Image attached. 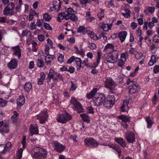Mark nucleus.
Segmentation results:
<instances>
[{"label":"nucleus","mask_w":159,"mask_h":159,"mask_svg":"<svg viewBox=\"0 0 159 159\" xmlns=\"http://www.w3.org/2000/svg\"><path fill=\"white\" fill-rule=\"evenodd\" d=\"M125 11L126 12L125 13H122L121 15L124 16L126 18H128L130 17V11L128 10H125Z\"/></svg>","instance_id":"43"},{"label":"nucleus","mask_w":159,"mask_h":159,"mask_svg":"<svg viewBox=\"0 0 159 159\" xmlns=\"http://www.w3.org/2000/svg\"><path fill=\"white\" fill-rule=\"evenodd\" d=\"M76 51H75V53L76 54H79L82 57H84V51L82 50H79L77 48H75Z\"/></svg>","instance_id":"41"},{"label":"nucleus","mask_w":159,"mask_h":159,"mask_svg":"<svg viewBox=\"0 0 159 159\" xmlns=\"http://www.w3.org/2000/svg\"><path fill=\"white\" fill-rule=\"evenodd\" d=\"M99 97L98 98H93V103L95 106H98L99 105Z\"/></svg>","instance_id":"50"},{"label":"nucleus","mask_w":159,"mask_h":159,"mask_svg":"<svg viewBox=\"0 0 159 159\" xmlns=\"http://www.w3.org/2000/svg\"><path fill=\"white\" fill-rule=\"evenodd\" d=\"M153 71L155 73H157L159 71V66H158L156 65L154 67Z\"/></svg>","instance_id":"64"},{"label":"nucleus","mask_w":159,"mask_h":159,"mask_svg":"<svg viewBox=\"0 0 159 159\" xmlns=\"http://www.w3.org/2000/svg\"><path fill=\"white\" fill-rule=\"evenodd\" d=\"M43 18L46 21H49L51 19V16L48 14H45L43 16Z\"/></svg>","instance_id":"52"},{"label":"nucleus","mask_w":159,"mask_h":159,"mask_svg":"<svg viewBox=\"0 0 159 159\" xmlns=\"http://www.w3.org/2000/svg\"><path fill=\"white\" fill-rule=\"evenodd\" d=\"M55 58L53 55H47L45 57V60L47 64H50Z\"/></svg>","instance_id":"17"},{"label":"nucleus","mask_w":159,"mask_h":159,"mask_svg":"<svg viewBox=\"0 0 159 159\" xmlns=\"http://www.w3.org/2000/svg\"><path fill=\"white\" fill-rule=\"evenodd\" d=\"M25 98L23 96L20 95L17 99V104L18 105L21 106L25 103Z\"/></svg>","instance_id":"21"},{"label":"nucleus","mask_w":159,"mask_h":159,"mask_svg":"<svg viewBox=\"0 0 159 159\" xmlns=\"http://www.w3.org/2000/svg\"><path fill=\"white\" fill-rule=\"evenodd\" d=\"M114 140L116 142L123 147H124L126 146V143L123 138H115Z\"/></svg>","instance_id":"19"},{"label":"nucleus","mask_w":159,"mask_h":159,"mask_svg":"<svg viewBox=\"0 0 159 159\" xmlns=\"http://www.w3.org/2000/svg\"><path fill=\"white\" fill-rule=\"evenodd\" d=\"M23 150L21 148H20L18 149L16 153L17 158V159H21L22 158V153Z\"/></svg>","instance_id":"38"},{"label":"nucleus","mask_w":159,"mask_h":159,"mask_svg":"<svg viewBox=\"0 0 159 159\" xmlns=\"http://www.w3.org/2000/svg\"><path fill=\"white\" fill-rule=\"evenodd\" d=\"M71 103L73 105L72 107L73 109L78 113H80L83 111L80 104L74 98H71L70 101Z\"/></svg>","instance_id":"4"},{"label":"nucleus","mask_w":159,"mask_h":159,"mask_svg":"<svg viewBox=\"0 0 159 159\" xmlns=\"http://www.w3.org/2000/svg\"><path fill=\"white\" fill-rule=\"evenodd\" d=\"M32 157L37 159H43L47 157L46 150L40 147H34L31 152Z\"/></svg>","instance_id":"1"},{"label":"nucleus","mask_w":159,"mask_h":159,"mask_svg":"<svg viewBox=\"0 0 159 159\" xmlns=\"http://www.w3.org/2000/svg\"><path fill=\"white\" fill-rule=\"evenodd\" d=\"M44 26V28L47 30H51L52 29V27L47 23H45Z\"/></svg>","instance_id":"60"},{"label":"nucleus","mask_w":159,"mask_h":159,"mask_svg":"<svg viewBox=\"0 0 159 159\" xmlns=\"http://www.w3.org/2000/svg\"><path fill=\"white\" fill-rule=\"evenodd\" d=\"M114 45L111 43H108L105 47V48L108 51L109 49H113L114 48Z\"/></svg>","instance_id":"44"},{"label":"nucleus","mask_w":159,"mask_h":159,"mask_svg":"<svg viewBox=\"0 0 159 159\" xmlns=\"http://www.w3.org/2000/svg\"><path fill=\"white\" fill-rule=\"evenodd\" d=\"M32 34L31 31L28 30H23L22 32L21 36L22 37H26L27 38Z\"/></svg>","instance_id":"29"},{"label":"nucleus","mask_w":159,"mask_h":159,"mask_svg":"<svg viewBox=\"0 0 159 159\" xmlns=\"http://www.w3.org/2000/svg\"><path fill=\"white\" fill-rule=\"evenodd\" d=\"M18 62L15 59H12L8 64V67L10 69H15L17 66Z\"/></svg>","instance_id":"13"},{"label":"nucleus","mask_w":159,"mask_h":159,"mask_svg":"<svg viewBox=\"0 0 159 159\" xmlns=\"http://www.w3.org/2000/svg\"><path fill=\"white\" fill-rule=\"evenodd\" d=\"M64 60V56L62 54H60L58 58V61L60 63L62 62Z\"/></svg>","instance_id":"47"},{"label":"nucleus","mask_w":159,"mask_h":159,"mask_svg":"<svg viewBox=\"0 0 159 159\" xmlns=\"http://www.w3.org/2000/svg\"><path fill=\"white\" fill-rule=\"evenodd\" d=\"M66 20V15L64 13H59L57 16V20L58 22H61V20L64 19Z\"/></svg>","instance_id":"25"},{"label":"nucleus","mask_w":159,"mask_h":159,"mask_svg":"<svg viewBox=\"0 0 159 159\" xmlns=\"http://www.w3.org/2000/svg\"><path fill=\"white\" fill-rule=\"evenodd\" d=\"M97 54L98 55V57L97 59V62H94L92 65V66L93 67H96L99 62V51L98 52Z\"/></svg>","instance_id":"40"},{"label":"nucleus","mask_w":159,"mask_h":159,"mask_svg":"<svg viewBox=\"0 0 159 159\" xmlns=\"http://www.w3.org/2000/svg\"><path fill=\"white\" fill-rule=\"evenodd\" d=\"M98 91V89L97 88L93 89L90 92L87 93V98L89 99L99 98V93L97 92Z\"/></svg>","instance_id":"9"},{"label":"nucleus","mask_w":159,"mask_h":159,"mask_svg":"<svg viewBox=\"0 0 159 159\" xmlns=\"http://www.w3.org/2000/svg\"><path fill=\"white\" fill-rule=\"evenodd\" d=\"M106 88H108L109 89V92L111 93H115V91L114 88L111 86H108L107 85L106 86Z\"/></svg>","instance_id":"51"},{"label":"nucleus","mask_w":159,"mask_h":159,"mask_svg":"<svg viewBox=\"0 0 159 159\" xmlns=\"http://www.w3.org/2000/svg\"><path fill=\"white\" fill-rule=\"evenodd\" d=\"M11 143L10 142L7 143L5 146L4 147V149L6 150H9L11 146Z\"/></svg>","instance_id":"56"},{"label":"nucleus","mask_w":159,"mask_h":159,"mask_svg":"<svg viewBox=\"0 0 159 159\" xmlns=\"http://www.w3.org/2000/svg\"><path fill=\"white\" fill-rule=\"evenodd\" d=\"M107 145L110 148H112L113 149L115 150L119 154H120L121 153V151L120 148L116 146L113 144L111 143L108 144Z\"/></svg>","instance_id":"24"},{"label":"nucleus","mask_w":159,"mask_h":159,"mask_svg":"<svg viewBox=\"0 0 159 159\" xmlns=\"http://www.w3.org/2000/svg\"><path fill=\"white\" fill-rule=\"evenodd\" d=\"M111 55V56L116 62L118 57V51L116 50H113L111 52H109Z\"/></svg>","instance_id":"26"},{"label":"nucleus","mask_w":159,"mask_h":159,"mask_svg":"<svg viewBox=\"0 0 159 159\" xmlns=\"http://www.w3.org/2000/svg\"><path fill=\"white\" fill-rule=\"evenodd\" d=\"M53 146L54 149L58 152H61L63 151L65 148V146L56 141L52 142Z\"/></svg>","instance_id":"10"},{"label":"nucleus","mask_w":159,"mask_h":159,"mask_svg":"<svg viewBox=\"0 0 159 159\" xmlns=\"http://www.w3.org/2000/svg\"><path fill=\"white\" fill-rule=\"evenodd\" d=\"M38 39L40 42H43L44 40V37L42 35H38Z\"/></svg>","instance_id":"61"},{"label":"nucleus","mask_w":159,"mask_h":159,"mask_svg":"<svg viewBox=\"0 0 159 159\" xmlns=\"http://www.w3.org/2000/svg\"><path fill=\"white\" fill-rule=\"evenodd\" d=\"M48 117L47 111L44 110L37 116V118L39 120L40 123L43 124L47 120Z\"/></svg>","instance_id":"7"},{"label":"nucleus","mask_w":159,"mask_h":159,"mask_svg":"<svg viewBox=\"0 0 159 159\" xmlns=\"http://www.w3.org/2000/svg\"><path fill=\"white\" fill-rule=\"evenodd\" d=\"M14 8V5L13 3H9L7 7L4 8L3 14L5 16L13 15L14 13V12L13 11Z\"/></svg>","instance_id":"5"},{"label":"nucleus","mask_w":159,"mask_h":159,"mask_svg":"<svg viewBox=\"0 0 159 159\" xmlns=\"http://www.w3.org/2000/svg\"><path fill=\"white\" fill-rule=\"evenodd\" d=\"M142 56V54L141 53L137 52V53L135 55V57L137 59H140Z\"/></svg>","instance_id":"59"},{"label":"nucleus","mask_w":159,"mask_h":159,"mask_svg":"<svg viewBox=\"0 0 159 159\" xmlns=\"http://www.w3.org/2000/svg\"><path fill=\"white\" fill-rule=\"evenodd\" d=\"M85 145L89 147H95L98 146V143L96 140L93 138H88L84 140Z\"/></svg>","instance_id":"8"},{"label":"nucleus","mask_w":159,"mask_h":159,"mask_svg":"<svg viewBox=\"0 0 159 159\" xmlns=\"http://www.w3.org/2000/svg\"><path fill=\"white\" fill-rule=\"evenodd\" d=\"M146 120L147 123V127L150 128L152 125V122L149 117L148 116L146 118Z\"/></svg>","instance_id":"39"},{"label":"nucleus","mask_w":159,"mask_h":159,"mask_svg":"<svg viewBox=\"0 0 159 159\" xmlns=\"http://www.w3.org/2000/svg\"><path fill=\"white\" fill-rule=\"evenodd\" d=\"M127 35V32L125 31H122L118 33V36L121 42H123Z\"/></svg>","instance_id":"16"},{"label":"nucleus","mask_w":159,"mask_h":159,"mask_svg":"<svg viewBox=\"0 0 159 159\" xmlns=\"http://www.w3.org/2000/svg\"><path fill=\"white\" fill-rule=\"evenodd\" d=\"M87 34L89 35L92 39H93L94 40H98V37L96 34H95L94 32H91L89 30V33H87Z\"/></svg>","instance_id":"32"},{"label":"nucleus","mask_w":159,"mask_h":159,"mask_svg":"<svg viewBox=\"0 0 159 159\" xmlns=\"http://www.w3.org/2000/svg\"><path fill=\"white\" fill-rule=\"evenodd\" d=\"M37 63L38 66L39 67H42L43 66L44 64L42 60L38 59L37 61Z\"/></svg>","instance_id":"42"},{"label":"nucleus","mask_w":159,"mask_h":159,"mask_svg":"<svg viewBox=\"0 0 159 159\" xmlns=\"http://www.w3.org/2000/svg\"><path fill=\"white\" fill-rule=\"evenodd\" d=\"M88 47L91 49H94L96 48V46L93 43H89L88 45Z\"/></svg>","instance_id":"55"},{"label":"nucleus","mask_w":159,"mask_h":159,"mask_svg":"<svg viewBox=\"0 0 159 159\" xmlns=\"http://www.w3.org/2000/svg\"><path fill=\"white\" fill-rule=\"evenodd\" d=\"M106 59L107 62L109 63H113L115 62V61L113 59V57L111 56V55L109 52L107 54L106 57Z\"/></svg>","instance_id":"27"},{"label":"nucleus","mask_w":159,"mask_h":159,"mask_svg":"<svg viewBox=\"0 0 159 159\" xmlns=\"http://www.w3.org/2000/svg\"><path fill=\"white\" fill-rule=\"evenodd\" d=\"M105 82V86L106 87L107 85L108 86H111L115 84L114 81L110 78L106 79Z\"/></svg>","instance_id":"30"},{"label":"nucleus","mask_w":159,"mask_h":159,"mask_svg":"<svg viewBox=\"0 0 159 159\" xmlns=\"http://www.w3.org/2000/svg\"><path fill=\"white\" fill-rule=\"evenodd\" d=\"M32 85L30 82H28L25 84L24 86V88L25 91L29 92L32 89Z\"/></svg>","instance_id":"34"},{"label":"nucleus","mask_w":159,"mask_h":159,"mask_svg":"<svg viewBox=\"0 0 159 159\" xmlns=\"http://www.w3.org/2000/svg\"><path fill=\"white\" fill-rule=\"evenodd\" d=\"M129 103V102L127 101H125L124 102V105L121 107V109L122 111L124 112L128 110L129 108L128 106Z\"/></svg>","instance_id":"23"},{"label":"nucleus","mask_w":159,"mask_h":159,"mask_svg":"<svg viewBox=\"0 0 159 159\" xmlns=\"http://www.w3.org/2000/svg\"><path fill=\"white\" fill-rule=\"evenodd\" d=\"M71 85L70 89L71 91H74L77 88V86L76 85L74 84L72 81H71Z\"/></svg>","instance_id":"48"},{"label":"nucleus","mask_w":159,"mask_h":159,"mask_svg":"<svg viewBox=\"0 0 159 159\" xmlns=\"http://www.w3.org/2000/svg\"><path fill=\"white\" fill-rule=\"evenodd\" d=\"M109 98H111V99H108L107 102H106L105 103L103 104L104 107L107 109H109L112 107L114 104L115 102V99L114 95H109Z\"/></svg>","instance_id":"6"},{"label":"nucleus","mask_w":159,"mask_h":159,"mask_svg":"<svg viewBox=\"0 0 159 159\" xmlns=\"http://www.w3.org/2000/svg\"><path fill=\"white\" fill-rule=\"evenodd\" d=\"M150 49L151 51H152V53H154L157 50V48L155 45L154 44H152L151 46L150 47Z\"/></svg>","instance_id":"53"},{"label":"nucleus","mask_w":159,"mask_h":159,"mask_svg":"<svg viewBox=\"0 0 159 159\" xmlns=\"http://www.w3.org/2000/svg\"><path fill=\"white\" fill-rule=\"evenodd\" d=\"M30 15L33 16L36 15L37 17L39 16V14L36 13L35 11L33 9H31L30 10Z\"/></svg>","instance_id":"49"},{"label":"nucleus","mask_w":159,"mask_h":159,"mask_svg":"<svg viewBox=\"0 0 159 159\" xmlns=\"http://www.w3.org/2000/svg\"><path fill=\"white\" fill-rule=\"evenodd\" d=\"M153 40L154 43H158L159 40V36L157 35H155L153 38Z\"/></svg>","instance_id":"57"},{"label":"nucleus","mask_w":159,"mask_h":159,"mask_svg":"<svg viewBox=\"0 0 159 159\" xmlns=\"http://www.w3.org/2000/svg\"><path fill=\"white\" fill-rule=\"evenodd\" d=\"M11 49L13 50V54L17 57L18 58H20L21 56V50L20 48L18 46L11 47Z\"/></svg>","instance_id":"12"},{"label":"nucleus","mask_w":159,"mask_h":159,"mask_svg":"<svg viewBox=\"0 0 159 159\" xmlns=\"http://www.w3.org/2000/svg\"><path fill=\"white\" fill-rule=\"evenodd\" d=\"M100 27L105 31H107L108 30V24H104L102 25Z\"/></svg>","instance_id":"46"},{"label":"nucleus","mask_w":159,"mask_h":159,"mask_svg":"<svg viewBox=\"0 0 159 159\" xmlns=\"http://www.w3.org/2000/svg\"><path fill=\"white\" fill-rule=\"evenodd\" d=\"M70 19L71 20L74 21H76L78 20L77 17L74 15V14L68 17H66V20Z\"/></svg>","instance_id":"36"},{"label":"nucleus","mask_w":159,"mask_h":159,"mask_svg":"<svg viewBox=\"0 0 159 159\" xmlns=\"http://www.w3.org/2000/svg\"><path fill=\"white\" fill-rule=\"evenodd\" d=\"M80 116L84 121L87 122V123L90 122V118L89 116L86 114H81Z\"/></svg>","instance_id":"31"},{"label":"nucleus","mask_w":159,"mask_h":159,"mask_svg":"<svg viewBox=\"0 0 159 159\" xmlns=\"http://www.w3.org/2000/svg\"><path fill=\"white\" fill-rule=\"evenodd\" d=\"M40 77L38 79V84L39 85H42L43 84V81L46 77L44 73L41 72L40 73Z\"/></svg>","instance_id":"20"},{"label":"nucleus","mask_w":159,"mask_h":159,"mask_svg":"<svg viewBox=\"0 0 159 159\" xmlns=\"http://www.w3.org/2000/svg\"><path fill=\"white\" fill-rule=\"evenodd\" d=\"M118 118L122 120L123 122H129L130 120L129 117H128L126 116H120L118 117Z\"/></svg>","instance_id":"33"},{"label":"nucleus","mask_w":159,"mask_h":159,"mask_svg":"<svg viewBox=\"0 0 159 159\" xmlns=\"http://www.w3.org/2000/svg\"><path fill=\"white\" fill-rule=\"evenodd\" d=\"M30 130L31 136H32L34 134H37L38 132V129L36 125H31Z\"/></svg>","instance_id":"15"},{"label":"nucleus","mask_w":159,"mask_h":159,"mask_svg":"<svg viewBox=\"0 0 159 159\" xmlns=\"http://www.w3.org/2000/svg\"><path fill=\"white\" fill-rule=\"evenodd\" d=\"M66 17L70 16L75 13V11L71 8H67L66 10Z\"/></svg>","instance_id":"37"},{"label":"nucleus","mask_w":159,"mask_h":159,"mask_svg":"<svg viewBox=\"0 0 159 159\" xmlns=\"http://www.w3.org/2000/svg\"><path fill=\"white\" fill-rule=\"evenodd\" d=\"M7 104V101L0 98V105L2 107H5Z\"/></svg>","instance_id":"45"},{"label":"nucleus","mask_w":159,"mask_h":159,"mask_svg":"<svg viewBox=\"0 0 159 159\" xmlns=\"http://www.w3.org/2000/svg\"><path fill=\"white\" fill-rule=\"evenodd\" d=\"M74 61H75L77 65V70H79L81 68L82 61L81 59L79 57H75Z\"/></svg>","instance_id":"22"},{"label":"nucleus","mask_w":159,"mask_h":159,"mask_svg":"<svg viewBox=\"0 0 159 159\" xmlns=\"http://www.w3.org/2000/svg\"><path fill=\"white\" fill-rule=\"evenodd\" d=\"M75 58V57L74 56H72L70 57L67 61V63L70 64L72 63L74 60Z\"/></svg>","instance_id":"62"},{"label":"nucleus","mask_w":159,"mask_h":159,"mask_svg":"<svg viewBox=\"0 0 159 159\" xmlns=\"http://www.w3.org/2000/svg\"><path fill=\"white\" fill-rule=\"evenodd\" d=\"M138 87V84H131L129 86V93L132 94L135 93L137 91V88Z\"/></svg>","instance_id":"14"},{"label":"nucleus","mask_w":159,"mask_h":159,"mask_svg":"<svg viewBox=\"0 0 159 159\" xmlns=\"http://www.w3.org/2000/svg\"><path fill=\"white\" fill-rule=\"evenodd\" d=\"M34 38V36L32 34L28 37L26 39V45L29 46L30 45L33 41V39Z\"/></svg>","instance_id":"35"},{"label":"nucleus","mask_w":159,"mask_h":159,"mask_svg":"<svg viewBox=\"0 0 159 159\" xmlns=\"http://www.w3.org/2000/svg\"><path fill=\"white\" fill-rule=\"evenodd\" d=\"M80 2L82 4H85L91 2V1L90 0H80Z\"/></svg>","instance_id":"63"},{"label":"nucleus","mask_w":159,"mask_h":159,"mask_svg":"<svg viewBox=\"0 0 159 159\" xmlns=\"http://www.w3.org/2000/svg\"><path fill=\"white\" fill-rule=\"evenodd\" d=\"M125 137L128 143H133L135 141L134 135L133 133L129 132L126 134Z\"/></svg>","instance_id":"11"},{"label":"nucleus","mask_w":159,"mask_h":159,"mask_svg":"<svg viewBox=\"0 0 159 159\" xmlns=\"http://www.w3.org/2000/svg\"><path fill=\"white\" fill-rule=\"evenodd\" d=\"M47 43L48 45L50 46L51 47H53V43L52 41L49 38H48L47 40Z\"/></svg>","instance_id":"58"},{"label":"nucleus","mask_w":159,"mask_h":159,"mask_svg":"<svg viewBox=\"0 0 159 159\" xmlns=\"http://www.w3.org/2000/svg\"><path fill=\"white\" fill-rule=\"evenodd\" d=\"M127 54L125 53H123L121 54V60L123 61H125L126 60V56Z\"/></svg>","instance_id":"54"},{"label":"nucleus","mask_w":159,"mask_h":159,"mask_svg":"<svg viewBox=\"0 0 159 159\" xmlns=\"http://www.w3.org/2000/svg\"><path fill=\"white\" fill-rule=\"evenodd\" d=\"M71 118L72 116L67 112L65 111L62 113L58 115L57 116V119L58 122L64 123L71 119Z\"/></svg>","instance_id":"3"},{"label":"nucleus","mask_w":159,"mask_h":159,"mask_svg":"<svg viewBox=\"0 0 159 159\" xmlns=\"http://www.w3.org/2000/svg\"><path fill=\"white\" fill-rule=\"evenodd\" d=\"M108 99L103 93H100V105L101 103L104 104Z\"/></svg>","instance_id":"28"},{"label":"nucleus","mask_w":159,"mask_h":159,"mask_svg":"<svg viewBox=\"0 0 159 159\" xmlns=\"http://www.w3.org/2000/svg\"><path fill=\"white\" fill-rule=\"evenodd\" d=\"M59 79H62L61 75L58 73L55 72L52 69H50L48 75L46 80L48 82H50L51 79L53 80H57Z\"/></svg>","instance_id":"2"},{"label":"nucleus","mask_w":159,"mask_h":159,"mask_svg":"<svg viewBox=\"0 0 159 159\" xmlns=\"http://www.w3.org/2000/svg\"><path fill=\"white\" fill-rule=\"evenodd\" d=\"M77 31L79 33H82L83 34H85L87 33H89V30H87L86 28L83 26H80L77 30Z\"/></svg>","instance_id":"18"}]
</instances>
